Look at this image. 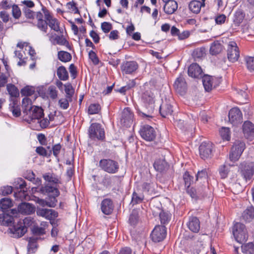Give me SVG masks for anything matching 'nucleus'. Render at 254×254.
<instances>
[{
    "label": "nucleus",
    "instance_id": "nucleus-1",
    "mask_svg": "<svg viewBox=\"0 0 254 254\" xmlns=\"http://www.w3.org/2000/svg\"><path fill=\"white\" fill-rule=\"evenodd\" d=\"M88 135L92 140L104 141L105 139V130L102 125L99 123H92L88 129Z\"/></svg>",
    "mask_w": 254,
    "mask_h": 254
},
{
    "label": "nucleus",
    "instance_id": "nucleus-2",
    "mask_svg": "<svg viewBox=\"0 0 254 254\" xmlns=\"http://www.w3.org/2000/svg\"><path fill=\"white\" fill-rule=\"evenodd\" d=\"M233 233L237 242L242 244L247 241L248 234L244 224L237 222L233 226Z\"/></svg>",
    "mask_w": 254,
    "mask_h": 254
},
{
    "label": "nucleus",
    "instance_id": "nucleus-3",
    "mask_svg": "<svg viewBox=\"0 0 254 254\" xmlns=\"http://www.w3.org/2000/svg\"><path fill=\"white\" fill-rule=\"evenodd\" d=\"M245 148V142L241 140H236L231 148L229 154L230 160L233 162L238 160Z\"/></svg>",
    "mask_w": 254,
    "mask_h": 254
},
{
    "label": "nucleus",
    "instance_id": "nucleus-4",
    "mask_svg": "<svg viewBox=\"0 0 254 254\" xmlns=\"http://www.w3.org/2000/svg\"><path fill=\"white\" fill-rule=\"evenodd\" d=\"M99 167L103 171L110 174L116 173L119 169L118 163L110 159H103L99 163Z\"/></svg>",
    "mask_w": 254,
    "mask_h": 254
},
{
    "label": "nucleus",
    "instance_id": "nucleus-5",
    "mask_svg": "<svg viewBox=\"0 0 254 254\" xmlns=\"http://www.w3.org/2000/svg\"><path fill=\"white\" fill-rule=\"evenodd\" d=\"M139 133L141 137L147 141H154L156 137V131L155 129L148 125L141 126Z\"/></svg>",
    "mask_w": 254,
    "mask_h": 254
},
{
    "label": "nucleus",
    "instance_id": "nucleus-6",
    "mask_svg": "<svg viewBox=\"0 0 254 254\" xmlns=\"http://www.w3.org/2000/svg\"><path fill=\"white\" fill-rule=\"evenodd\" d=\"M239 171L246 180H250L254 175V163L244 162L239 166Z\"/></svg>",
    "mask_w": 254,
    "mask_h": 254
},
{
    "label": "nucleus",
    "instance_id": "nucleus-7",
    "mask_svg": "<svg viewBox=\"0 0 254 254\" xmlns=\"http://www.w3.org/2000/svg\"><path fill=\"white\" fill-rule=\"evenodd\" d=\"M26 218L22 221L19 220L17 222V225L13 224L12 226L9 228L11 233L13 234V237L15 238H20L23 236L27 232V228L24 225L28 221Z\"/></svg>",
    "mask_w": 254,
    "mask_h": 254
},
{
    "label": "nucleus",
    "instance_id": "nucleus-8",
    "mask_svg": "<svg viewBox=\"0 0 254 254\" xmlns=\"http://www.w3.org/2000/svg\"><path fill=\"white\" fill-rule=\"evenodd\" d=\"M240 57V52L237 44L235 41L229 42L227 48V58L228 60L235 63L238 61Z\"/></svg>",
    "mask_w": 254,
    "mask_h": 254
},
{
    "label": "nucleus",
    "instance_id": "nucleus-9",
    "mask_svg": "<svg viewBox=\"0 0 254 254\" xmlns=\"http://www.w3.org/2000/svg\"><path fill=\"white\" fill-rule=\"evenodd\" d=\"M213 144L209 141H203L199 147V155L200 157L205 160L210 158L212 156Z\"/></svg>",
    "mask_w": 254,
    "mask_h": 254
},
{
    "label": "nucleus",
    "instance_id": "nucleus-10",
    "mask_svg": "<svg viewBox=\"0 0 254 254\" xmlns=\"http://www.w3.org/2000/svg\"><path fill=\"white\" fill-rule=\"evenodd\" d=\"M166 228L163 225H157L155 227L151 234V237L154 242H160L166 237Z\"/></svg>",
    "mask_w": 254,
    "mask_h": 254
},
{
    "label": "nucleus",
    "instance_id": "nucleus-11",
    "mask_svg": "<svg viewBox=\"0 0 254 254\" xmlns=\"http://www.w3.org/2000/svg\"><path fill=\"white\" fill-rule=\"evenodd\" d=\"M42 10L44 14L45 19L47 21V23L50 27L56 32L60 31V23L58 20L52 16L50 11L46 7L43 6Z\"/></svg>",
    "mask_w": 254,
    "mask_h": 254
},
{
    "label": "nucleus",
    "instance_id": "nucleus-12",
    "mask_svg": "<svg viewBox=\"0 0 254 254\" xmlns=\"http://www.w3.org/2000/svg\"><path fill=\"white\" fill-rule=\"evenodd\" d=\"M228 117L229 122L234 126H237L242 122V113L237 107L233 108L230 110Z\"/></svg>",
    "mask_w": 254,
    "mask_h": 254
},
{
    "label": "nucleus",
    "instance_id": "nucleus-13",
    "mask_svg": "<svg viewBox=\"0 0 254 254\" xmlns=\"http://www.w3.org/2000/svg\"><path fill=\"white\" fill-rule=\"evenodd\" d=\"M153 215L156 216L159 215L162 224L165 225L169 223L171 219V214L168 211H165L159 207L152 208Z\"/></svg>",
    "mask_w": 254,
    "mask_h": 254
},
{
    "label": "nucleus",
    "instance_id": "nucleus-14",
    "mask_svg": "<svg viewBox=\"0 0 254 254\" xmlns=\"http://www.w3.org/2000/svg\"><path fill=\"white\" fill-rule=\"evenodd\" d=\"M36 213L38 216L45 218L47 220H54L58 217V213L55 210L47 208H38Z\"/></svg>",
    "mask_w": 254,
    "mask_h": 254
},
{
    "label": "nucleus",
    "instance_id": "nucleus-15",
    "mask_svg": "<svg viewBox=\"0 0 254 254\" xmlns=\"http://www.w3.org/2000/svg\"><path fill=\"white\" fill-rule=\"evenodd\" d=\"M44 115L43 110L41 107L33 106L29 111L28 119H25L27 121H33L34 120H39Z\"/></svg>",
    "mask_w": 254,
    "mask_h": 254
},
{
    "label": "nucleus",
    "instance_id": "nucleus-16",
    "mask_svg": "<svg viewBox=\"0 0 254 254\" xmlns=\"http://www.w3.org/2000/svg\"><path fill=\"white\" fill-rule=\"evenodd\" d=\"M176 91L181 95H184L187 89V83L185 78L180 75L176 80L174 84Z\"/></svg>",
    "mask_w": 254,
    "mask_h": 254
},
{
    "label": "nucleus",
    "instance_id": "nucleus-17",
    "mask_svg": "<svg viewBox=\"0 0 254 254\" xmlns=\"http://www.w3.org/2000/svg\"><path fill=\"white\" fill-rule=\"evenodd\" d=\"M188 75L194 78H199L203 76L201 67L196 63L191 64L188 68Z\"/></svg>",
    "mask_w": 254,
    "mask_h": 254
},
{
    "label": "nucleus",
    "instance_id": "nucleus-18",
    "mask_svg": "<svg viewBox=\"0 0 254 254\" xmlns=\"http://www.w3.org/2000/svg\"><path fill=\"white\" fill-rule=\"evenodd\" d=\"M138 67L137 63L135 61H127L124 63L121 66L122 72L125 74H132Z\"/></svg>",
    "mask_w": 254,
    "mask_h": 254
},
{
    "label": "nucleus",
    "instance_id": "nucleus-19",
    "mask_svg": "<svg viewBox=\"0 0 254 254\" xmlns=\"http://www.w3.org/2000/svg\"><path fill=\"white\" fill-rule=\"evenodd\" d=\"M142 100L146 108L148 109V111H152L154 108V97L152 93L148 91L145 92L142 96Z\"/></svg>",
    "mask_w": 254,
    "mask_h": 254
},
{
    "label": "nucleus",
    "instance_id": "nucleus-20",
    "mask_svg": "<svg viewBox=\"0 0 254 254\" xmlns=\"http://www.w3.org/2000/svg\"><path fill=\"white\" fill-rule=\"evenodd\" d=\"M133 114L129 108H125L123 111L121 122L127 127H129L133 121Z\"/></svg>",
    "mask_w": 254,
    "mask_h": 254
},
{
    "label": "nucleus",
    "instance_id": "nucleus-21",
    "mask_svg": "<svg viewBox=\"0 0 254 254\" xmlns=\"http://www.w3.org/2000/svg\"><path fill=\"white\" fill-rule=\"evenodd\" d=\"M202 77L203 84L206 91H209L213 88H215L217 86V84L215 83V81H217L216 78L207 75L202 76Z\"/></svg>",
    "mask_w": 254,
    "mask_h": 254
},
{
    "label": "nucleus",
    "instance_id": "nucleus-22",
    "mask_svg": "<svg viewBox=\"0 0 254 254\" xmlns=\"http://www.w3.org/2000/svg\"><path fill=\"white\" fill-rule=\"evenodd\" d=\"M114 207L113 202L110 198H105L101 202V211L106 215L111 214L114 210Z\"/></svg>",
    "mask_w": 254,
    "mask_h": 254
},
{
    "label": "nucleus",
    "instance_id": "nucleus-23",
    "mask_svg": "<svg viewBox=\"0 0 254 254\" xmlns=\"http://www.w3.org/2000/svg\"><path fill=\"white\" fill-rule=\"evenodd\" d=\"M164 2L163 9L166 14H172L177 10L178 5L177 2L175 0H170Z\"/></svg>",
    "mask_w": 254,
    "mask_h": 254
},
{
    "label": "nucleus",
    "instance_id": "nucleus-24",
    "mask_svg": "<svg viewBox=\"0 0 254 254\" xmlns=\"http://www.w3.org/2000/svg\"><path fill=\"white\" fill-rule=\"evenodd\" d=\"M153 167L157 172L163 173L167 171L169 167V165L165 159L159 158L154 161Z\"/></svg>",
    "mask_w": 254,
    "mask_h": 254
},
{
    "label": "nucleus",
    "instance_id": "nucleus-25",
    "mask_svg": "<svg viewBox=\"0 0 254 254\" xmlns=\"http://www.w3.org/2000/svg\"><path fill=\"white\" fill-rule=\"evenodd\" d=\"M187 226L191 232L198 233L200 230V221L196 217H191L189 218Z\"/></svg>",
    "mask_w": 254,
    "mask_h": 254
},
{
    "label": "nucleus",
    "instance_id": "nucleus-26",
    "mask_svg": "<svg viewBox=\"0 0 254 254\" xmlns=\"http://www.w3.org/2000/svg\"><path fill=\"white\" fill-rule=\"evenodd\" d=\"M18 211L21 214H31L35 212V207L29 203L23 202L18 205Z\"/></svg>",
    "mask_w": 254,
    "mask_h": 254
},
{
    "label": "nucleus",
    "instance_id": "nucleus-27",
    "mask_svg": "<svg viewBox=\"0 0 254 254\" xmlns=\"http://www.w3.org/2000/svg\"><path fill=\"white\" fill-rule=\"evenodd\" d=\"M244 134L246 137L251 138L254 136V125L250 121H246L243 126Z\"/></svg>",
    "mask_w": 254,
    "mask_h": 254
},
{
    "label": "nucleus",
    "instance_id": "nucleus-28",
    "mask_svg": "<svg viewBox=\"0 0 254 254\" xmlns=\"http://www.w3.org/2000/svg\"><path fill=\"white\" fill-rule=\"evenodd\" d=\"M172 106L168 103H163L160 107V113L162 117L166 118L169 115H171L173 111Z\"/></svg>",
    "mask_w": 254,
    "mask_h": 254
},
{
    "label": "nucleus",
    "instance_id": "nucleus-29",
    "mask_svg": "<svg viewBox=\"0 0 254 254\" xmlns=\"http://www.w3.org/2000/svg\"><path fill=\"white\" fill-rule=\"evenodd\" d=\"M39 192L44 194L53 192L54 193V195H55L56 196H58L60 195V191L57 188L48 185L42 186L40 188Z\"/></svg>",
    "mask_w": 254,
    "mask_h": 254
},
{
    "label": "nucleus",
    "instance_id": "nucleus-30",
    "mask_svg": "<svg viewBox=\"0 0 254 254\" xmlns=\"http://www.w3.org/2000/svg\"><path fill=\"white\" fill-rule=\"evenodd\" d=\"M43 177L46 181L53 185L61 184L62 183L60 178L53 173H46L43 175Z\"/></svg>",
    "mask_w": 254,
    "mask_h": 254
},
{
    "label": "nucleus",
    "instance_id": "nucleus-31",
    "mask_svg": "<svg viewBox=\"0 0 254 254\" xmlns=\"http://www.w3.org/2000/svg\"><path fill=\"white\" fill-rule=\"evenodd\" d=\"M205 3H202L199 0H192L190 1L189 5L190 10L194 13H198L200 11L201 7L204 6Z\"/></svg>",
    "mask_w": 254,
    "mask_h": 254
},
{
    "label": "nucleus",
    "instance_id": "nucleus-32",
    "mask_svg": "<svg viewBox=\"0 0 254 254\" xmlns=\"http://www.w3.org/2000/svg\"><path fill=\"white\" fill-rule=\"evenodd\" d=\"M32 101L28 97H24L22 101L23 113L25 115H28L29 111L33 108Z\"/></svg>",
    "mask_w": 254,
    "mask_h": 254
},
{
    "label": "nucleus",
    "instance_id": "nucleus-33",
    "mask_svg": "<svg viewBox=\"0 0 254 254\" xmlns=\"http://www.w3.org/2000/svg\"><path fill=\"white\" fill-rule=\"evenodd\" d=\"M57 75L59 78L63 81L68 80L69 76L68 73L64 66H60L57 69Z\"/></svg>",
    "mask_w": 254,
    "mask_h": 254
},
{
    "label": "nucleus",
    "instance_id": "nucleus-34",
    "mask_svg": "<svg viewBox=\"0 0 254 254\" xmlns=\"http://www.w3.org/2000/svg\"><path fill=\"white\" fill-rule=\"evenodd\" d=\"M242 217L247 221H250L254 219V207H248L243 213Z\"/></svg>",
    "mask_w": 254,
    "mask_h": 254
},
{
    "label": "nucleus",
    "instance_id": "nucleus-35",
    "mask_svg": "<svg viewBox=\"0 0 254 254\" xmlns=\"http://www.w3.org/2000/svg\"><path fill=\"white\" fill-rule=\"evenodd\" d=\"M58 58L62 62L67 63L71 61V55L66 51H60L58 53Z\"/></svg>",
    "mask_w": 254,
    "mask_h": 254
},
{
    "label": "nucleus",
    "instance_id": "nucleus-36",
    "mask_svg": "<svg viewBox=\"0 0 254 254\" xmlns=\"http://www.w3.org/2000/svg\"><path fill=\"white\" fill-rule=\"evenodd\" d=\"M222 50V45L218 41H215L211 44L210 48V53L212 55L218 54Z\"/></svg>",
    "mask_w": 254,
    "mask_h": 254
},
{
    "label": "nucleus",
    "instance_id": "nucleus-37",
    "mask_svg": "<svg viewBox=\"0 0 254 254\" xmlns=\"http://www.w3.org/2000/svg\"><path fill=\"white\" fill-rule=\"evenodd\" d=\"M9 109L14 117H19L21 115V110L20 107L17 105L16 101H13L12 103L9 105Z\"/></svg>",
    "mask_w": 254,
    "mask_h": 254
},
{
    "label": "nucleus",
    "instance_id": "nucleus-38",
    "mask_svg": "<svg viewBox=\"0 0 254 254\" xmlns=\"http://www.w3.org/2000/svg\"><path fill=\"white\" fill-rule=\"evenodd\" d=\"M6 89L11 97L16 98L19 96V90L14 85L8 84L6 86Z\"/></svg>",
    "mask_w": 254,
    "mask_h": 254
},
{
    "label": "nucleus",
    "instance_id": "nucleus-39",
    "mask_svg": "<svg viewBox=\"0 0 254 254\" xmlns=\"http://www.w3.org/2000/svg\"><path fill=\"white\" fill-rule=\"evenodd\" d=\"M35 88L33 86H26L20 91L21 96H25V97H28V96H31L34 94Z\"/></svg>",
    "mask_w": 254,
    "mask_h": 254
},
{
    "label": "nucleus",
    "instance_id": "nucleus-40",
    "mask_svg": "<svg viewBox=\"0 0 254 254\" xmlns=\"http://www.w3.org/2000/svg\"><path fill=\"white\" fill-rule=\"evenodd\" d=\"M242 252L245 254H254V244L249 243L242 246Z\"/></svg>",
    "mask_w": 254,
    "mask_h": 254
},
{
    "label": "nucleus",
    "instance_id": "nucleus-41",
    "mask_svg": "<svg viewBox=\"0 0 254 254\" xmlns=\"http://www.w3.org/2000/svg\"><path fill=\"white\" fill-rule=\"evenodd\" d=\"M0 206L4 211L12 206V202L10 199L3 198L0 200Z\"/></svg>",
    "mask_w": 254,
    "mask_h": 254
},
{
    "label": "nucleus",
    "instance_id": "nucleus-42",
    "mask_svg": "<svg viewBox=\"0 0 254 254\" xmlns=\"http://www.w3.org/2000/svg\"><path fill=\"white\" fill-rule=\"evenodd\" d=\"M64 91L66 94V97L69 99L70 101H72V97L74 93V89L70 83H67L64 85Z\"/></svg>",
    "mask_w": 254,
    "mask_h": 254
},
{
    "label": "nucleus",
    "instance_id": "nucleus-43",
    "mask_svg": "<svg viewBox=\"0 0 254 254\" xmlns=\"http://www.w3.org/2000/svg\"><path fill=\"white\" fill-rule=\"evenodd\" d=\"M245 61L248 69L250 71H254V57H246Z\"/></svg>",
    "mask_w": 254,
    "mask_h": 254
},
{
    "label": "nucleus",
    "instance_id": "nucleus-44",
    "mask_svg": "<svg viewBox=\"0 0 254 254\" xmlns=\"http://www.w3.org/2000/svg\"><path fill=\"white\" fill-rule=\"evenodd\" d=\"M101 109L98 103L91 104L88 107V113L90 115L98 114Z\"/></svg>",
    "mask_w": 254,
    "mask_h": 254
},
{
    "label": "nucleus",
    "instance_id": "nucleus-45",
    "mask_svg": "<svg viewBox=\"0 0 254 254\" xmlns=\"http://www.w3.org/2000/svg\"><path fill=\"white\" fill-rule=\"evenodd\" d=\"M14 223L15 219L13 216L9 214L4 213V226H12Z\"/></svg>",
    "mask_w": 254,
    "mask_h": 254
},
{
    "label": "nucleus",
    "instance_id": "nucleus-46",
    "mask_svg": "<svg viewBox=\"0 0 254 254\" xmlns=\"http://www.w3.org/2000/svg\"><path fill=\"white\" fill-rule=\"evenodd\" d=\"M40 238L37 236H33L29 238L28 239V249L29 250H33L34 249L37 248V241Z\"/></svg>",
    "mask_w": 254,
    "mask_h": 254
},
{
    "label": "nucleus",
    "instance_id": "nucleus-47",
    "mask_svg": "<svg viewBox=\"0 0 254 254\" xmlns=\"http://www.w3.org/2000/svg\"><path fill=\"white\" fill-rule=\"evenodd\" d=\"M230 129L228 127H222L220 130V134L223 140H229L230 139Z\"/></svg>",
    "mask_w": 254,
    "mask_h": 254
},
{
    "label": "nucleus",
    "instance_id": "nucleus-48",
    "mask_svg": "<svg viewBox=\"0 0 254 254\" xmlns=\"http://www.w3.org/2000/svg\"><path fill=\"white\" fill-rule=\"evenodd\" d=\"M229 165L224 164L219 168V174L222 179L226 178L229 172Z\"/></svg>",
    "mask_w": 254,
    "mask_h": 254
},
{
    "label": "nucleus",
    "instance_id": "nucleus-49",
    "mask_svg": "<svg viewBox=\"0 0 254 254\" xmlns=\"http://www.w3.org/2000/svg\"><path fill=\"white\" fill-rule=\"evenodd\" d=\"M138 219L139 216L137 212L135 211H133L129 216V223L132 226H135L138 223Z\"/></svg>",
    "mask_w": 254,
    "mask_h": 254
},
{
    "label": "nucleus",
    "instance_id": "nucleus-50",
    "mask_svg": "<svg viewBox=\"0 0 254 254\" xmlns=\"http://www.w3.org/2000/svg\"><path fill=\"white\" fill-rule=\"evenodd\" d=\"M186 191L188 194H189L192 198L196 199L201 194L198 191H197L196 189L193 187L186 188Z\"/></svg>",
    "mask_w": 254,
    "mask_h": 254
},
{
    "label": "nucleus",
    "instance_id": "nucleus-51",
    "mask_svg": "<svg viewBox=\"0 0 254 254\" xmlns=\"http://www.w3.org/2000/svg\"><path fill=\"white\" fill-rule=\"evenodd\" d=\"M143 199V195H139L136 192L134 191L132 195L131 202L133 205L141 203Z\"/></svg>",
    "mask_w": 254,
    "mask_h": 254
},
{
    "label": "nucleus",
    "instance_id": "nucleus-52",
    "mask_svg": "<svg viewBox=\"0 0 254 254\" xmlns=\"http://www.w3.org/2000/svg\"><path fill=\"white\" fill-rule=\"evenodd\" d=\"M193 178V177L190 175L189 172H185L183 175V179L184 181L185 186L186 188L190 187L191 183L192 182Z\"/></svg>",
    "mask_w": 254,
    "mask_h": 254
},
{
    "label": "nucleus",
    "instance_id": "nucleus-53",
    "mask_svg": "<svg viewBox=\"0 0 254 254\" xmlns=\"http://www.w3.org/2000/svg\"><path fill=\"white\" fill-rule=\"evenodd\" d=\"M36 153L40 156L43 157L50 156L52 154V150H50L49 153L47 150L42 146H38L36 149Z\"/></svg>",
    "mask_w": 254,
    "mask_h": 254
},
{
    "label": "nucleus",
    "instance_id": "nucleus-54",
    "mask_svg": "<svg viewBox=\"0 0 254 254\" xmlns=\"http://www.w3.org/2000/svg\"><path fill=\"white\" fill-rule=\"evenodd\" d=\"M32 232L33 234L36 236H41L46 233L45 228L38 226H34L32 229Z\"/></svg>",
    "mask_w": 254,
    "mask_h": 254
},
{
    "label": "nucleus",
    "instance_id": "nucleus-55",
    "mask_svg": "<svg viewBox=\"0 0 254 254\" xmlns=\"http://www.w3.org/2000/svg\"><path fill=\"white\" fill-rule=\"evenodd\" d=\"M69 99L67 98H62L59 100L60 107L63 110H66L69 107Z\"/></svg>",
    "mask_w": 254,
    "mask_h": 254
},
{
    "label": "nucleus",
    "instance_id": "nucleus-56",
    "mask_svg": "<svg viewBox=\"0 0 254 254\" xmlns=\"http://www.w3.org/2000/svg\"><path fill=\"white\" fill-rule=\"evenodd\" d=\"M208 169H204L198 171L196 175V180L204 179L206 180L208 177Z\"/></svg>",
    "mask_w": 254,
    "mask_h": 254
},
{
    "label": "nucleus",
    "instance_id": "nucleus-57",
    "mask_svg": "<svg viewBox=\"0 0 254 254\" xmlns=\"http://www.w3.org/2000/svg\"><path fill=\"white\" fill-rule=\"evenodd\" d=\"M48 95L52 99H55L58 96V91L54 86H50L48 89Z\"/></svg>",
    "mask_w": 254,
    "mask_h": 254
},
{
    "label": "nucleus",
    "instance_id": "nucleus-58",
    "mask_svg": "<svg viewBox=\"0 0 254 254\" xmlns=\"http://www.w3.org/2000/svg\"><path fill=\"white\" fill-rule=\"evenodd\" d=\"M48 23L47 21L42 20L39 21H37V27L40 29L41 31L46 33L48 29Z\"/></svg>",
    "mask_w": 254,
    "mask_h": 254
},
{
    "label": "nucleus",
    "instance_id": "nucleus-59",
    "mask_svg": "<svg viewBox=\"0 0 254 254\" xmlns=\"http://www.w3.org/2000/svg\"><path fill=\"white\" fill-rule=\"evenodd\" d=\"M12 16L15 19H18L21 14V10L17 5L13 4L12 6Z\"/></svg>",
    "mask_w": 254,
    "mask_h": 254
},
{
    "label": "nucleus",
    "instance_id": "nucleus-60",
    "mask_svg": "<svg viewBox=\"0 0 254 254\" xmlns=\"http://www.w3.org/2000/svg\"><path fill=\"white\" fill-rule=\"evenodd\" d=\"M66 6L74 13L79 14V11L76 6V3L73 1L67 2Z\"/></svg>",
    "mask_w": 254,
    "mask_h": 254
},
{
    "label": "nucleus",
    "instance_id": "nucleus-61",
    "mask_svg": "<svg viewBox=\"0 0 254 254\" xmlns=\"http://www.w3.org/2000/svg\"><path fill=\"white\" fill-rule=\"evenodd\" d=\"M89 58L92 61L95 65H97L99 63V60L96 54L92 50L89 52Z\"/></svg>",
    "mask_w": 254,
    "mask_h": 254
},
{
    "label": "nucleus",
    "instance_id": "nucleus-62",
    "mask_svg": "<svg viewBox=\"0 0 254 254\" xmlns=\"http://www.w3.org/2000/svg\"><path fill=\"white\" fill-rule=\"evenodd\" d=\"M12 187L11 186H5L0 188V194L2 195H6L10 194L12 192Z\"/></svg>",
    "mask_w": 254,
    "mask_h": 254
},
{
    "label": "nucleus",
    "instance_id": "nucleus-63",
    "mask_svg": "<svg viewBox=\"0 0 254 254\" xmlns=\"http://www.w3.org/2000/svg\"><path fill=\"white\" fill-rule=\"evenodd\" d=\"M55 195L52 196H49L47 200V206L50 207H55L57 205V199Z\"/></svg>",
    "mask_w": 254,
    "mask_h": 254
},
{
    "label": "nucleus",
    "instance_id": "nucleus-64",
    "mask_svg": "<svg viewBox=\"0 0 254 254\" xmlns=\"http://www.w3.org/2000/svg\"><path fill=\"white\" fill-rule=\"evenodd\" d=\"M69 71L70 74L71 78L74 79L76 78L77 76V67L73 64H70L69 66Z\"/></svg>",
    "mask_w": 254,
    "mask_h": 254
}]
</instances>
